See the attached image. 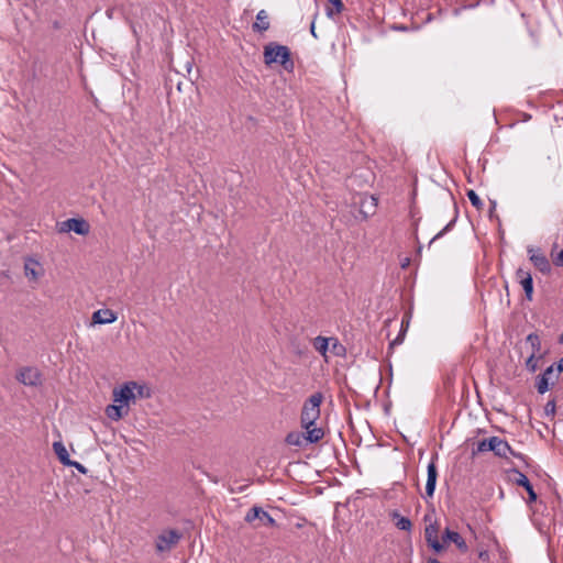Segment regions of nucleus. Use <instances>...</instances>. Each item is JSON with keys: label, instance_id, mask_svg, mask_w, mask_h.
I'll use <instances>...</instances> for the list:
<instances>
[{"label": "nucleus", "instance_id": "a19ab883", "mask_svg": "<svg viewBox=\"0 0 563 563\" xmlns=\"http://www.w3.org/2000/svg\"><path fill=\"white\" fill-rule=\"evenodd\" d=\"M409 481L412 483V485H415V486H416V488H417L418 493H420L419 483H418V481L416 479V477H411Z\"/></svg>", "mask_w": 563, "mask_h": 563}, {"label": "nucleus", "instance_id": "4468645a", "mask_svg": "<svg viewBox=\"0 0 563 563\" xmlns=\"http://www.w3.org/2000/svg\"><path fill=\"white\" fill-rule=\"evenodd\" d=\"M128 412L129 408H125L121 404L117 405V402H114L106 407V415L112 421L120 420L123 416L128 415Z\"/></svg>", "mask_w": 563, "mask_h": 563}, {"label": "nucleus", "instance_id": "393cba45", "mask_svg": "<svg viewBox=\"0 0 563 563\" xmlns=\"http://www.w3.org/2000/svg\"><path fill=\"white\" fill-rule=\"evenodd\" d=\"M466 196L470 199L472 206L477 210H481L484 207L482 199L473 189L467 190Z\"/></svg>", "mask_w": 563, "mask_h": 563}, {"label": "nucleus", "instance_id": "5701e85b", "mask_svg": "<svg viewBox=\"0 0 563 563\" xmlns=\"http://www.w3.org/2000/svg\"><path fill=\"white\" fill-rule=\"evenodd\" d=\"M330 339V346L329 350L333 353V355L342 357L346 353V349L343 344L339 342V340L334 336L329 338Z\"/></svg>", "mask_w": 563, "mask_h": 563}, {"label": "nucleus", "instance_id": "a18cd8bd", "mask_svg": "<svg viewBox=\"0 0 563 563\" xmlns=\"http://www.w3.org/2000/svg\"><path fill=\"white\" fill-rule=\"evenodd\" d=\"M406 330H407V328H405L404 321H402L401 322V330H400L401 334H405Z\"/></svg>", "mask_w": 563, "mask_h": 563}, {"label": "nucleus", "instance_id": "c85d7f7f", "mask_svg": "<svg viewBox=\"0 0 563 563\" xmlns=\"http://www.w3.org/2000/svg\"><path fill=\"white\" fill-rule=\"evenodd\" d=\"M556 409V404L554 399L549 400L544 406L545 416H554Z\"/></svg>", "mask_w": 563, "mask_h": 563}, {"label": "nucleus", "instance_id": "de8ad7c7", "mask_svg": "<svg viewBox=\"0 0 563 563\" xmlns=\"http://www.w3.org/2000/svg\"><path fill=\"white\" fill-rule=\"evenodd\" d=\"M327 15L332 16V10H328Z\"/></svg>", "mask_w": 563, "mask_h": 563}, {"label": "nucleus", "instance_id": "72a5a7b5", "mask_svg": "<svg viewBox=\"0 0 563 563\" xmlns=\"http://www.w3.org/2000/svg\"><path fill=\"white\" fill-rule=\"evenodd\" d=\"M331 4L334 7V10L336 13H341L343 10V2L342 0H330Z\"/></svg>", "mask_w": 563, "mask_h": 563}, {"label": "nucleus", "instance_id": "f257e3e1", "mask_svg": "<svg viewBox=\"0 0 563 563\" xmlns=\"http://www.w3.org/2000/svg\"><path fill=\"white\" fill-rule=\"evenodd\" d=\"M485 452H493L495 456L501 459H509L510 455L518 456L506 440L496 435L479 440L473 449V455Z\"/></svg>", "mask_w": 563, "mask_h": 563}, {"label": "nucleus", "instance_id": "f03ea898", "mask_svg": "<svg viewBox=\"0 0 563 563\" xmlns=\"http://www.w3.org/2000/svg\"><path fill=\"white\" fill-rule=\"evenodd\" d=\"M264 62L266 65L279 64L286 70H291L294 68V62L291 60L289 48L274 42L265 45Z\"/></svg>", "mask_w": 563, "mask_h": 563}, {"label": "nucleus", "instance_id": "0eeeda50", "mask_svg": "<svg viewBox=\"0 0 563 563\" xmlns=\"http://www.w3.org/2000/svg\"><path fill=\"white\" fill-rule=\"evenodd\" d=\"M16 379L25 386H37L41 384V373L36 367H23L19 371Z\"/></svg>", "mask_w": 563, "mask_h": 563}, {"label": "nucleus", "instance_id": "c9c22d12", "mask_svg": "<svg viewBox=\"0 0 563 563\" xmlns=\"http://www.w3.org/2000/svg\"><path fill=\"white\" fill-rule=\"evenodd\" d=\"M67 466H74L77 471H79L82 474H85L87 472L86 467L76 461L70 460V464H68Z\"/></svg>", "mask_w": 563, "mask_h": 563}, {"label": "nucleus", "instance_id": "423d86ee", "mask_svg": "<svg viewBox=\"0 0 563 563\" xmlns=\"http://www.w3.org/2000/svg\"><path fill=\"white\" fill-rule=\"evenodd\" d=\"M530 262L533 266L544 275H549L552 271L551 263L540 249L529 246L527 249Z\"/></svg>", "mask_w": 563, "mask_h": 563}, {"label": "nucleus", "instance_id": "ea45409f", "mask_svg": "<svg viewBox=\"0 0 563 563\" xmlns=\"http://www.w3.org/2000/svg\"><path fill=\"white\" fill-rule=\"evenodd\" d=\"M310 33L313 37H317V34H316V23H314V20H312L311 24H310Z\"/></svg>", "mask_w": 563, "mask_h": 563}, {"label": "nucleus", "instance_id": "412c9836", "mask_svg": "<svg viewBox=\"0 0 563 563\" xmlns=\"http://www.w3.org/2000/svg\"><path fill=\"white\" fill-rule=\"evenodd\" d=\"M53 449H54L56 456L58 457L59 462L63 465L67 466L68 464H70L69 454H68L65 445L62 442H59V441L54 442Z\"/></svg>", "mask_w": 563, "mask_h": 563}, {"label": "nucleus", "instance_id": "58836bf2", "mask_svg": "<svg viewBox=\"0 0 563 563\" xmlns=\"http://www.w3.org/2000/svg\"><path fill=\"white\" fill-rule=\"evenodd\" d=\"M402 336H404V334H401V332H399L398 336L393 341V343L390 345L400 344L402 342Z\"/></svg>", "mask_w": 563, "mask_h": 563}, {"label": "nucleus", "instance_id": "1a4fd4ad", "mask_svg": "<svg viewBox=\"0 0 563 563\" xmlns=\"http://www.w3.org/2000/svg\"><path fill=\"white\" fill-rule=\"evenodd\" d=\"M516 276H517L520 285L523 288L526 298L528 300H531L532 299V295H533V279H532V275L528 271H526L523 268H518L517 272H516Z\"/></svg>", "mask_w": 563, "mask_h": 563}, {"label": "nucleus", "instance_id": "9b49d317", "mask_svg": "<svg viewBox=\"0 0 563 563\" xmlns=\"http://www.w3.org/2000/svg\"><path fill=\"white\" fill-rule=\"evenodd\" d=\"M508 479L512 483H516L519 486H522L526 489V493H534L533 486L531 485L528 477L518 470H511L508 473Z\"/></svg>", "mask_w": 563, "mask_h": 563}, {"label": "nucleus", "instance_id": "7c9ffc66", "mask_svg": "<svg viewBox=\"0 0 563 563\" xmlns=\"http://www.w3.org/2000/svg\"><path fill=\"white\" fill-rule=\"evenodd\" d=\"M534 354H530L526 361V366L529 371L534 372L537 369V361Z\"/></svg>", "mask_w": 563, "mask_h": 563}, {"label": "nucleus", "instance_id": "473e14b6", "mask_svg": "<svg viewBox=\"0 0 563 563\" xmlns=\"http://www.w3.org/2000/svg\"><path fill=\"white\" fill-rule=\"evenodd\" d=\"M428 545L434 550L437 553L441 552L443 550V544L438 540H432L431 542H428Z\"/></svg>", "mask_w": 563, "mask_h": 563}, {"label": "nucleus", "instance_id": "4be33fe9", "mask_svg": "<svg viewBox=\"0 0 563 563\" xmlns=\"http://www.w3.org/2000/svg\"><path fill=\"white\" fill-rule=\"evenodd\" d=\"M391 517L395 521V526L402 531H410L411 521L409 518L399 515L397 511L391 512Z\"/></svg>", "mask_w": 563, "mask_h": 563}, {"label": "nucleus", "instance_id": "2f4dec72", "mask_svg": "<svg viewBox=\"0 0 563 563\" xmlns=\"http://www.w3.org/2000/svg\"><path fill=\"white\" fill-rule=\"evenodd\" d=\"M478 4H479V2L477 1V2L472 3V4H467V5H462V7H460V8H455V9L453 10V14H454L455 16H457V15H460V14H461V12H462V11H464V10H466V9H474V8H476Z\"/></svg>", "mask_w": 563, "mask_h": 563}, {"label": "nucleus", "instance_id": "49530a36", "mask_svg": "<svg viewBox=\"0 0 563 563\" xmlns=\"http://www.w3.org/2000/svg\"><path fill=\"white\" fill-rule=\"evenodd\" d=\"M314 493L321 494V493H322V488H321V487H317V488L314 489Z\"/></svg>", "mask_w": 563, "mask_h": 563}, {"label": "nucleus", "instance_id": "f704fd0d", "mask_svg": "<svg viewBox=\"0 0 563 563\" xmlns=\"http://www.w3.org/2000/svg\"><path fill=\"white\" fill-rule=\"evenodd\" d=\"M553 264L555 266H563V250L560 251L554 257H553Z\"/></svg>", "mask_w": 563, "mask_h": 563}, {"label": "nucleus", "instance_id": "bb28decb", "mask_svg": "<svg viewBox=\"0 0 563 563\" xmlns=\"http://www.w3.org/2000/svg\"><path fill=\"white\" fill-rule=\"evenodd\" d=\"M135 395L139 398H150L151 397V389L146 385H140L137 384V387H135Z\"/></svg>", "mask_w": 563, "mask_h": 563}, {"label": "nucleus", "instance_id": "39448f33", "mask_svg": "<svg viewBox=\"0 0 563 563\" xmlns=\"http://www.w3.org/2000/svg\"><path fill=\"white\" fill-rule=\"evenodd\" d=\"M135 387H137V383L131 380L125 383L119 389L115 388L113 390V401L128 408L130 401L136 398Z\"/></svg>", "mask_w": 563, "mask_h": 563}, {"label": "nucleus", "instance_id": "6ab92c4d", "mask_svg": "<svg viewBox=\"0 0 563 563\" xmlns=\"http://www.w3.org/2000/svg\"><path fill=\"white\" fill-rule=\"evenodd\" d=\"M303 430L309 444L317 443L324 437L323 429L317 427L316 423L313 424V427H309L308 429Z\"/></svg>", "mask_w": 563, "mask_h": 563}, {"label": "nucleus", "instance_id": "9d476101", "mask_svg": "<svg viewBox=\"0 0 563 563\" xmlns=\"http://www.w3.org/2000/svg\"><path fill=\"white\" fill-rule=\"evenodd\" d=\"M554 364H552L538 377L537 389L539 394H544L549 390L550 380L554 378Z\"/></svg>", "mask_w": 563, "mask_h": 563}, {"label": "nucleus", "instance_id": "c03bdc74", "mask_svg": "<svg viewBox=\"0 0 563 563\" xmlns=\"http://www.w3.org/2000/svg\"><path fill=\"white\" fill-rule=\"evenodd\" d=\"M408 264H409V258H406V260L404 261V263L401 264V266L405 268V267H407V266H408Z\"/></svg>", "mask_w": 563, "mask_h": 563}, {"label": "nucleus", "instance_id": "e433bc0d", "mask_svg": "<svg viewBox=\"0 0 563 563\" xmlns=\"http://www.w3.org/2000/svg\"><path fill=\"white\" fill-rule=\"evenodd\" d=\"M540 495H528V498L526 499V504L530 507H533L534 504H537Z\"/></svg>", "mask_w": 563, "mask_h": 563}, {"label": "nucleus", "instance_id": "6e6552de", "mask_svg": "<svg viewBox=\"0 0 563 563\" xmlns=\"http://www.w3.org/2000/svg\"><path fill=\"white\" fill-rule=\"evenodd\" d=\"M256 519H258L263 526H275L274 518L267 511L261 507L254 506L247 511L245 521L253 522Z\"/></svg>", "mask_w": 563, "mask_h": 563}, {"label": "nucleus", "instance_id": "c756f323", "mask_svg": "<svg viewBox=\"0 0 563 563\" xmlns=\"http://www.w3.org/2000/svg\"><path fill=\"white\" fill-rule=\"evenodd\" d=\"M24 269H25V275L33 279H36L40 275L38 272L35 269V267L31 266L30 263L25 264Z\"/></svg>", "mask_w": 563, "mask_h": 563}, {"label": "nucleus", "instance_id": "aec40b11", "mask_svg": "<svg viewBox=\"0 0 563 563\" xmlns=\"http://www.w3.org/2000/svg\"><path fill=\"white\" fill-rule=\"evenodd\" d=\"M312 346L318 353H320L324 358H327V353L330 346V339L322 335H318L313 339Z\"/></svg>", "mask_w": 563, "mask_h": 563}, {"label": "nucleus", "instance_id": "f3484780", "mask_svg": "<svg viewBox=\"0 0 563 563\" xmlns=\"http://www.w3.org/2000/svg\"><path fill=\"white\" fill-rule=\"evenodd\" d=\"M285 441L289 445L300 446V448L309 444L305 432H299V431L289 432L286 435Z\"/></svg>", "mask_w": 563, "mask_h": 563}, {"label": "nucleus", "instance_id": "b1692460", "mask_svg": "<svg viewBox=\"0 0 563 563\" xmlns=\"http://www.w3.org/2000/svg\"><path fill=\"white\" fill-rule=\"evenodd\" d=\"M526 342L530 344L531 353L530 354H539L541 351V342L540 338L537 333H530L528 334Z\"/></svg>", "mask_w": 563, "mask_h": 563}, {"label": "nucleus", "instance_id": "79ce46f5", "mask_svg": "<svg viewBox=\"0 0 563 563\" xmlns=\"http://www.w3.org/2000/svg\"><path fill=\"white\" fill-rule=\"evenodd\" d=\"M495 209H496V201L493 200V201H490V210H489L490 214L494 212Z\"/></svg>", "mask_w": 563, "mask_h": 563}, {"label": "nucleus", "instance_id": "2eb2a0df", "mask_svg": "<svg viewBox=\"0 0 563 563\" xmlns=\"http://www.w3.org/2000/svg\"><path fill=\"white\" fill-rule=\"evenodd\" d=\"M64 224L67 225L69 231H74L77 234L85 235L89 232L88 223L82 219H68Z\"/></svg>", "mask_w": 563, "mask_h": 563}, {"label": "nucleus", "instance_id": "f8f14e48", "mask_svg": "<svg viewBox=\"0 0 563 563\" xmlns=\"http://www.w3.org/2000/svg\"><path fill=\"white\" fill-rule=\"evenodd\" d=\"M443 541L453 542L461 552H467L468 550V547L462 536L459 532L450 530L449 528H446L443 533Z\"/></svg>", "mask_w": 563, "mask_h": 563}, {"label": "nucleus", "instance_id": "4c0bfd02", "mask_svg": "<svg viewBox=\"0 0 563 563\" xmlns=\"http://www.w3.org/2000/svg\"><path fill=\"white\" fill-rule=\"evenodd\" d=\"M554 371H555L554 377H558V374L563 372V357L559 361V363L556 364V367H554Z\"/></svg>", "mask_w": 563, "mask_h": 563}, {"label": "nucleus", "instance_id": "cd10ccee", "mask_svg": "<svg viewBox=\"0 0 563 563\" xmlns=\"http://www.w3.org/2000/svg\"><path fill=\"white\" fill-rule=\"evenodd\" d=\"M456 222V217L452 219L440 232H438L431 240V243L440 238H442L446 232L451 231Z\"/></svg>", "mask_w": 563, "mask_h": 563}, {"label": "nucleus", "instance_id": "a878e982", "mask_svg": "<svg viewBox=\"0 0 563 563\" xmlns=\"http://www.w3.org/2000/svg\"><path fill=\"white\" fill-rule=\"evenodd\" d=\"M424 537H426L427 543L431 542L432 540H438L439 538H438L437 526L433 523H430L429 526H427L424 529Z\"/></svg>", "mask_w": 563, "mask_h": 563}, {"label": "nucleus", "instance_id": "a211bd4d", "mask_svg": "<svg viewBox=\"0 0 563 563\" xmlns=\"http://www.w3.org/2000/svg\"><path fill=\"white\" fill-rule=\"evenodd\" d=\"M269 29L268 14L265 10H260L256 14V21L253 24V30L257 32H265Z\"/></svg>", "mask_w": 563, "mask_h": 563}, {"label": "nucleus", "instance_id": "dca6fc26", "mask_svg": "<svg viewBox=\"0 0 563 563\" xmlns=\"http://www.w3.org/2000/svg\"><path fill=\"white\" fill-rule=\"evenodd\" d=\"M438 478V471L434 463H429L427 471L426 492L434 493Z\"/></svg>", "mask_w": 563, "mask_h": 563}, {"label": "nucleus", "instance_id": "37998d69", "mask_svg": "<svg viewBox=\"0 0 563 563\" xmlns=\"http://www.w3.org/2000/svg\"><path fill=\"white\" fill-rule=\"evenodd\" d=\"M428 563H442V562H440V561H439V560H437V559H432V558H430V559L428 560Z\"/></svg>", "mask_w": 563, "mask_h": 563}, {"label": "nucleus", "instance_id": "7ed1b4c3", "mask_svg": "<svg viewBox=\"0 0 563 563\" xmlns=\"http://www.w3.org/2000/svg\"><path fill=\"white\" fill-rule=\"evenodd\" d=\"M323 400V395L318 391L312 394L305 402L300 415V424L302 429L313 427L316 421L320 418V406Z\"/></svg>", "mask_w": 563, "mask_h": 563}, {"label": "nucleus", "instance_id": "20e7f679", "mask_svg": "<svg viewBox=\"0 0 563 563\" xmlns=\"http://www.w3.org/2000/svg\"><path fill=\"white\" fill-rule=\"evenodd\" d=\"M183 534L176 529L164 530L155 541V549L158 553L169 552L181 540Z\"/></svg>", "mask_w": 563, "mask_h": 563}, {"label": "nucleus", "instance_id": "ddd939ff", "mask_svg": "<svg viewBox=\"0 0 563 563\" xmlns=\"http://www.w3.org/2000/svg\"><path fill=\"white\" fill-rule=\"evenodd\" d=\"M92 320L98 324H109L117 320V314L110 309H99L93 312Z\"/></svg>", "mask_w": 563, "mask_h": 563}]
</instances>
